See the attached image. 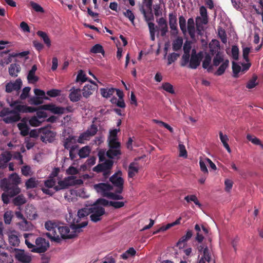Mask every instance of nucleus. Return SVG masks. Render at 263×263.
Masks as SVG:
<instances>
[{
    "mask_svg": "<svg viewBox=\"0 0 263 263\" xmlns=\"http://www.w3.org/2000/svg\"><path fill=\"white\" fill-rule=\"evenodd\" d=\"M21 181V178L16 173L12 174L8 178L1 180V188L7 192V194L3 193L2 195V199L4 203L8 204L9 202V197H12L20 193L21 190L18 185Z\"/></svg>",
    "mask_w": 263,
    "mask_h": 263,
    "instance_id": "nucleus-1",
    "label": "nucleus"
},
{
    "mask_svg": "<svg viewBox=\"0 0 263 263\" xmlns=\"http://www.w3.org/2000/svg\"><path fill=\"white\" fill-rule=\"evenodd\" d=\"M88 224L87 221H82L81 223L73 224L70 227L67 226H59L58 233L59 237L63 239H69L74 237L81 231V228L86 227Z\"/></svg>",
    "mask_w": 263,
    "mask_h": 263,
    "instance_id": "nucleus-2",
    "label": "nucleus"
},
{
    "mask_svg": "<svg viewBox=\"0 0 263 263\" xmlns=\"http://www.w3.org/2000/svg\"><path fill=\"white\" fill-rule=\"evenodd\" d=\"M119 131V129H110L109 131L107 139L109 149L106 152V155L109 158H116L121 154L120 143L117 141V133Z\"/></svg>",
    "mask_w": 263,
    "mask_h": 263,
    "instance_id": "nucleus-3",
    "label": "nucleus"
},
{
    "mask_svg": "<svg viewBox=\"0 0 263 263\" xmlns=\"http://www.w3.org/2000/svg\"><path fill=\"white\" fill-rule=\"evenodd\" d=\"M108 201L105 199H98L89 208L90 219L96 222L102 219V216L105 214V210L102 206L108 205Z\"/></svg>",
    "mask_w": 263,
    "mask_h": 263,
    "instance_id": "nucleus-4",
    "label": "nucleus"
},
{
    "mask_svg": "<svg viewBox=\"0 0 263 263\" xmlns=\"http://www.w3.org/2000/svg\"><path fill=\"white\" fill-rule=\"evenodd\" d=\"M83 183L82 180L76 179V177L73 176L65 177L63 179L58 178L57 180V184L54 186V189L55 191H58L68 189L71 186L81 185Z\"/></svg>",
    "mask_w": 263,
    "mask_h": 263,
    "instance_id": "nucleus-5",
    "label": "nucleus"
},
{
    "mask_svg": "<svg viewBox=\"0 0 263 263\" xmlns=\"http://www.w3.org/2000/svg\"><path fill=\"white\" fill-rule=\"evenodd\" d=\"M213 64L214 66L219 65L215 74L217 76L222 75L228 68L229 65V61L228 59H224L223 53H218L215 55L213 60Z\"/></svg>",
    "mask_w": 263,
    "mask_h": 263,
    "instance_id": "nucleus-6",
    "label": "nucleus"
},
{
    "mask_svg": "<svg viewBox=\"0 0 263 263\" xmlns=\"http://www.w3.org/2000/svg\"><path fill=\"white\" fill-rule=\"evenodd\" d=\"M45 227L49 232L46 233V235L50 239L56 242H60L61 237L58 233L59 226L54 221H48L45 223Z\"/></svg>",
    "mask_w": 263,
    "mask_h": 263,
    "instance_id": "nucleus-7",
    "label": "nucleus"
},
{
    "mask_svg": "<svg viewBox=\"0 0 263 263\" xmlns=\"http://www.w3.org/2000/svg\"><path fill=\"white\" fill-rule=\"evenodd\" d=\"M0 116L3 118L6 123H12L18 121L21 119L20 115L15 112L13 109L4 108L0 112Z\"/></svg>",
    "mask_w": 263,
    "mask_h": 263,
    "instance_id": "nucleus-8",
    "label": "nucleus"
},
{
    "mask_svg": "<svg viewBox=\"0 0 263 263\" xmlns=\"http://www.w3.org/2000/svg\"><path fill=\"white\" fill-rule=\"evenodd\" d=\"M113 165V161L111 160H106L104 163L99 164L93 167V171L96 172H103L105 178H107L110 174V170Z\"/></svg>",
    "mask_w": 263,
    "mask_h": 263,
    "instance_id": "nucleus-9",
    "label": "nucleus"
},
{
    "mask_svg": "<svg viewBox=\"0 0 263 263\" xmlns=\"http://www.w3.org/2000/svg\"><path fill=\"white\" fill-rule=\"evenodd\" d=\"M110 181L117 188L116 193L120 194L123 191L124 180L122 177V172L118 171L114 174L109 179Z\"/></svg>",
    "mask_w": 263,
    "mask_h": 263,
    "instance_id": "nucleus-10",
    "label": "nucleus"
},
{
    "mask_svg": "<svg viewBox=\"0 0 263 263\" xmlns=\"http://www.w3.org/2000/svg\"><path fill=\"white\" fill-rule=\"evenodd\" d=\"M35 247L31 252L37 253H44L47 250L49 247V243L45 238L37 237L35 239Z\"/></svg>",
    "mask_w": 263,
    "mask_h": 263,
    "instance_id": "nucleus-11",
    "label": "nucleus"
},
{
    "mask_svg": "<svg viewBox=\"0 0 263 263\" xmlns=\"http://www.w3.org/2000/svg\"><path fill=\"white\" fill-rule=\"evenodd\" d=\"M10 105L13 108V110L15 112L19 114L20 113L33 112L36 111L35 108L21 104L16 101L12 102Z\"/></svg>",
    "mask_w": 263,
    "mask_h": 263,
    "instance_id": "nucleus-12",
    "label": "nucleus"
},
{
    "mask_svg": "<svg viewBox=\"0 0 263 263\" xmlns=\"http://www.w3.org/2000/svg\"><path fill=\"white\" fill-rule=\"evenodd\" d=\"M40 109L50 111L54 114L62 115L66 112H69L68 108L57 106L53 104H45L40 107Z\"/></svg>",
    "mask_w": 263,
    "mask_h": 263,
    "instance_id": "nucleus-13",
    "label": "nucleus"
},
{
    "mask_svg": "<svg viewBox=\"0 0 263 263\" xmlns=\"http://www.w3.org/2000/svg\"><path fill=\"white\" fill-rule=\"evenodd\" d=\"M15 258L22 263H30L32 260V256L24 250L15 249Z\"/></svg>",
    "mask_w": 263,
    "mask_h": 263,
    "instance_id": "nucleus-14",
    "label": "nucleus"
},
{
    "mask_svg": "<svg viewBox=\"0 0 263 263\" xmlns=\"http://www.w3.org/2000/svg\"><path fill=\"white\" fill-rule=\"evenodd\" d=\"M200 16L196 18V24L197 28L202 25H205L208 22V15L206 8L202 6L199 8Z\"/></svg>",
    "mask_w": 263,
    "mask_h": 263,
    "instance_id": "nucleus-15",
    "label": "nucleus"
},
{
    "mask_svg": "<svg viewBox=\"0 0 263 263\" xmlns=\"http://www.w3.org/2000/svg\"><path fill=\"white\" fill-rule=\"evenodd\" d=\"M203 250V256L199 259L198 263H215L214 259L212 258L211 253L206 246H200L199 247V251Z\"/></svg>",
    "mask_w": 263,
    "mask_h": 263,
    "instance_id": "nucleus-16",
    "label": "nucleus"
},
{
    "mask_svg": "<svg viewBox=\"0 0 263 263\" xmlns=\"http://www.w3.org/2000/svg\"><path fill=\"white\" fill-rule=\"evenodd\" d=\"M40 133L41 140L46 143L53 141L55 136V133L50 130L48 127L40 128Z\"/></svg>",
    "mask_w": 263,
    "mask_h": 263,
    "instance_id": "nucleus-17",
    "label": "nucleus"
},
{
    "mask_svg": "<svg viewBox=\"0 0 263 263\" xmlns=\"http://www.w3.org/2000/svg\"><path fill=\"white\" fill-rule=\"evenodd\" d=\"M5 233L8 237V240L10 245L16 247L19 245L18 233L16 231L12 228H9L6 231Z\"/></svg>",
    "mask_w": 263,
    "mask_h": 263,
    "instance_id": "nucleus-18",
    "label": "nucleus"
},
{
    "mask_svg": "<svg viewBox=\"0 0 263 263\" xmlns=\"http://www.w3.org/2000/svg\"><path fill=\"white\" fill-rule=\"evenodd\" d=\"M156 22L158 24L156 31L158 32V34L160 33L161 36H165L168 31V28L166 20L163 17H160L156 19Z\"/></svg>",
    "mask_w": 263,
    "mask_h": 263,
    "instance_id": "nucleus-19",
    "label": "nucleus"
},
{
    "mask_svg": "<svg viewBox=\"0 0 263 263\" xmlns=\"http://www.w3.org/2000/svg\"><path fill=\"white\" fill-rule=\"evenodd\" d=\"M93 187L98 193L103 196L107 197L112 189V186L110 184L104 183L95 184Z\"/></svg>",
    "mask_w": 263,
    "mask_h": 263,
    "instance_id": "nucleus-20",
    "label": "nucleus"
},
{
    "mask_svg": "<svg viewBox=\"0 0 263 263\" xmlns=\"http://www.w3.org/2000/svg\"><path fill=\"white\" fill-rule=\"evenodd\" d=\"M202 57V53L199 52L198 54L193 50L191 55L189 67L192 69H196L200 65L201 58Z\"/></svg>",
    "mask_w": 263,
    "mask_h": 263,
    "instance_id": "nucleus-21",
    "label": "nucleus"
},
{
    "mask_svg": "<svg viewBox=\"0 0 263 263\" xmlns=\"http://www.w3.org/2000/svg\"><path fill=\"white\" fill-rule=\"evenodd\" d=\"M90 84L85 85L82 89L84 97L87 98L91 95L94 91L98 88L97 84L91 80H89Z\"/></svg>",
    "mask_w": 263,
    "mask_h": 263,
    "instance_id": "nucleus-22",
    "label": "nucleus"
},
{
    "mask_svg": "<svg viewBox=\"0 0 263 263\" xmlns=\"http://www.w3.org/2000/svg\"><path fill=\"white\" fill-rule=\"evenodd\" d=\"M169 25L171 30L172 34H177L178 33V27L177 23L176 14L170 13L168 15Z\"/></svg>",
    "mask_w": 263,
    "mask_h": 263,
    "instance_id": "nucleus-23",
    "label": "nucleus"
},
{
    "mask_svg": "<svg viewBox=\"0 0 263 263\" xmlns=\"http://www.w3.org/2000/svg\"><path fill=\"white\" fill-rule=\"evenodd\" d=\"M22 86V82L20 79H16L14 82H10L6 85V91L11 92L13 90L20 89Z\"/></svg>",
    "mask_w": 263,
    "mask_h": 263,
    "instance_id": "nucleus-24",
    "label": "nucleus"
},
{
    "mask_svg": "<svg viewBox=\"0 0 263 263\" xmlns=\"http://www.w3.org/2000/svg\"><path fill=\"white\" fill-rule=\"evenodd\" d=\"M19 229L23 231H28L32 230L33 228V226L30 222L28 221L26 219H23V220L17 223Z\"/></svg>",
    "mask_w": 263,
    "mask_h": 263,
    "instance_id": "nucleus-25",
    "label": "nucleus"
},
{
    "mask_svg": "<svg viewBox=\"0 0 263 263\" xmlns=\"http://www.w3.org/2000/svg\"><path fill=\"white\" fill-rule=\"evenodd\" d=\"M25 214L30 220H34L37 217L36 209L32 205H28L25 209Z\"/></svg>",
    "mask_w": 263,
    "mask_h": 263,
    "instance_id": "nucleus-26",
    "label": "nucleus"
},
{
    "mask_svg": "<svg viewBox=\"0 0 263 263\" xmlns=\"http://www.w3.org/2000/svg\"><path fill=\"white\" fill-rule=\"evenodd\" d=\"M70 93H69V97L72 102H77L81 99V90L79 88H72L70 90Z\"/></svg>",
    "mask_w": 263,
    "mask_h": 263,
    "instance_id": "nucleus-27",
    "label": "nucleus"
},
{
    "mask_svg": "<svg viewBox=\"0 0 263 263\" xmlns=\"http://www.w3.org/2000/svg\"><path fill=\"white\" fill-rule=\"evenodd\" d=\"M210 51L212 54L222 53L220 52L219 42L216 40H213L209 44Z\"/></svg>",
    "mask_w": 263,
    "mask_h": 263,
    "instance_id": "nucleus-28",
    "label": "nucleus"
},
{
    "mask_svg": "<svg viewBox=\"0 0 263 263\" xmlns=\"http://www.w3.org/2000/svg\"><path fill=\"white\" fill-rule=\"evenodd\" d=\"M37 70V66L34 65L31 69L29 71L27 76V80L30 83H35L39 80V78L35 76V73Z\"/></svg>",
    "mask_w": 263,
    "mask_h": 263,
    "instance_id": "nucleus-29",
    "label": "nucleus"
},
{
    "mask_svg": "<svg viewBox=\"0 0 263 263\" xmlns=\"http://www.w3.org/2000/svg\"><path fill=\"white\" fill-rule=\"evenodd\" d=\"M11 158L12 155L9 152H5L0 155V168L5 167Z\"/></svg>",
    "mask_w": 263,
    "mask_h": 263,
    "instance_id": "nucleus-30",
    "label": "nucleus"
},
{
    "mask_svg": "<svg viewBox=\"0 0 263 263\" xmlns=\"http://www.w3.org/2000/svg\"><path fill=\"white\" fill-rule=\"evenodd\" d=\"M249 1V0H231L233 7L239 10L246 7Z\"/></svg>",
    "mask_w": 263,
    "mask_h": 263,
    "instance_id": "nucleus-31",
    "label": "nucleus"
},
{
    "mask_svg": "<svg viewBox=\"0 0 263 263\" xmlns=\"http://www.w3.org/2000/svg\"><path fill=\"white\" fill-rule=\"evenodd\" d=\"M148 12H146L144 8H142L141 9V12L144 15V20L147 22L148 27H149V24H154L151 21H154V15L152 12V9L149 10Z\"/></svg>",
    "mask_w": 263,
    "mask_h": 263,
    "instance_id": "nucleus-32",
    "label": "nucleus"
},
{
    "mask_svg": "<svg viewBox=\"0 0 263 263\" xmlns=\"http://www.w3.org/2000/svg\"><path fill=\"white\" fill-rule=\"evenodd\" d=\"M187 31L192 38L195 36V22L193 18H190L187 20Z\"/></svg>",
    "mask_w": 263,
    "mask_h": 263,
    "instance_id": "nucleus-33",
    "label": "nucleus"
},
{
    "mask_svg": "<svg viewBox=\"0 0 263 263\" xmlns=\"http://www.w3.org/2000/svg\"><path fill=\"white\" fill-rule=\"evenodd\" d=\"M220 140L222 143L224 148L227 149L229 153H231V148L228 143L229 141V138L227 135H224L221 132L219 133Z\"/></svg>",
    "mask_w": 263,
    "mask_h": 263,
    "instance_id": "nucleus-34",
    "label": "nucleus"
},
{
    "mask_svg": "<svg viewBox=\"0 0 263 263\" xmlns=\"http://www.w3.org/2000/svg\"><path fill=\"white\" fill-rule=\"evenodd\" d=\"M139 170L138 165L137 163H131L128 167V176L129 178H133L138 173Z\"/></svg>",
    "mask_w": 263,
    "mask_h": 263,
    "instance_id": "nucleus-35",
    "label": "nucleus"
},
{
    "mask_svg": "<svg viewBox=\"0 0 263 263\" xmlns=\"http://www.w3.org/2000/svg\"><path fill=\"white\" fill-rule=\"evenodd\" d=\"M76 141V139L74 137L69 136L68 138L65 139L64 146L65 148L67 149H71L74 146V144Z\"/></svg>",
    "mask_w": 263,
    "mask_h": 263,
    "instance_id": "nucleus-36",
    "label": "nucleus"
},
{
    "mask_svg": "<svg viewBox=\"0 0 263 263\" xmlns=\"http://www.w3.org/2000/svg\"><path fill=\"white\" fill-rule=\"evenodd\" d=\"M89 214H90L89 208L88 209L84 208L79 210L77 215L78 219L76 221V224L80 223L81 219L87 216Z\"/></svg>",
    "mask_w": 263,
    "mask_h": 263,
    "instance_id": "nucleus-37",
    "label": "nucleus"
},
{
    "mask_svg": "<svg viewBox=\"0 0 263 263\" xmlns=\"http://www.w3.org/2000/svg\"><path fill=\"white\" fill-rule=\"evenodd\" d=\"M17 127L21 131V134L25 136L28 135L29 128L26 123L21 122L18 123Z\"/></svg>",
    "mask_w": 263,
    "mask_h": 263,
    "instance_id": "nucleus-38",
    "label": "nucleus"
},
{
    "mask_svg": "<svg viewBox=\"0 0 263 263\" xmlns=\"http://www.w3.org/2000/svg\"><path fill=\"white\" fill-rule=\"evenodd\" d=\"M20 71V65L16 64H11L9 68V72L10 75L12 77H16L17 73Z\"/></svg>",
    "mask_w": 263,
    "mask_h": 263,
    "instance_id": "nucleus-39",
    "label": "nucleus"
},
{
    "mask_svg": "<svg viewBox=\"0 0 263 263\" xmlns=\"http://www.w3.org/2000/svg\"><path fill=\"white\" fill-rule=\"evenodd\" d=\"M247 139L252 143L256 145H259L263 149V144H262L260 140L256 137L250 134H248L247 135Z\"/></svg>",
    "mask_w": 263,
    "mask_h": 263,
    "instance_id": "nucleus-40",
    "label": "nucleus"
},
{
    "mask_svg": "<svg viewBox=\"0 0 263 263\" xmlns=\"http://www.w3.org/2000/svg\"><path fill=\"white\" fill-rule=\"evenodd\" d=\"M115 91V89L110 88H101L100 92L101 95L104 98H109L112 96Z\"/></svg>",
    "mask_w": 263,
    "mask_h": 263,
    "instance_id": "nucleus-41",
    "label": "nucleus"
},
{
    "mask_svg": "<svg viewBox=\"0 0 263 263\" xmlns=\"http://www.w3.org/2000/svg\"><path fill=\"white\" fill-rule=\"evenodd\" d=\"M193 235L192 231L188 230L185 235L182 236L177 243V246L180 247L182 243H184L189 240Z\"/></svg>",
    "mask_w": 263,
    "mask_h": 263,
    "instance_id": "nucleus-42",
    "label": "nucleus"
},
{
    "mask_svg": "<svg viewBox=\"0 0 263 263\" xmlns=\"http://www.w3.org/2000/svg\"><path fill=\"white\" fill-rule=\"evenodd\" d=\"M136 253V250L133 248H130L128 250L121 255V258L123 259H127L130 256H135Z\"/></svg>",
    "mask_w": 263,
    "mask_h": 263,
    "instance_id": "nucleus-43",
    "label": "nucleus"
},
{
    "mask_svg": "<svg viewBox=\"0 0 263 263\" xmlns=\"http://www.w3.org/2000/svg\"><path fill=\"white\" fill-rule=\"evenodd\" d=\"M37 34L40 36L43 40L44 41V43L46 44V45L48 47H50L51 45V41L50 39L49 38L47 34L42 31H39L37 32Z\"/></svg>",
    "mask_w": 263,
    "mask_h": 263,
    "instance_id": "nucleus-44",
    "label": "nucleus"
},
{
    "mask_svg": "<svg viewBox=\"0 0 263 263\" xmlns=\"http://www.w3.org/2000/svg\"><path fill=\"white\" fill-rule=\"evenodd\" d=\"M90 152V149L88 146H84L81 148L79 152V155L80 158L87 157Z\"/></svg>",
    "mask_w": 263,
    "mask_h": 263,
    "instance_id": "nucleus-45",
    "label": "nucleus"
},
{
    "mask_svg": "<svg viewBox=\"0 0 263 263\" xmlns=\"http://www.w3.org/2000/svg\"><path fill=\"white\" fill-rule=\"evenodd\" d=\"M13 216V215L12 211H6L4 215V220L5 223L6 224H10L11 222Z\"/></svg>",
    "mask_w": 263,
    "mask_h": 263,
    "instance_id": "nucleus-46",
    "label": "nucleus"
},
{
    "mask_svg": "<svg viewBox=\"0 0 263 263\" xmlns=\"http://www.w3.org/2000/svg\"><path fill=\"white\" fill-rule=\"evenodd\" d=\"M232 69L233 72V77L235 78L238 77V74L239 72H242L241 67L236 63L234 62L232 63Z\"/></svg>",
    "mask_w": 263,
    "mask_h": 263,
    "instance_id": "nucleus-47",
    "label": "nucleus"
},
{
    "mask_svg": "<svg viewBox=\"0 0 263 263\" xmlns=\"http://www.w3.org/2000/svg\"><path fill=\"white\" fill-rule=\"evenodd\" d=\"M32 236L31 234H24V237L25 238V244L27 245V247L31 250H33L34 248H35V245L32 243L30 241V237Z\"/></svg>",
    "mask_w": 263,
    "mask_h": 263,
    "instance_id": "nucleus-48",
    "label": "nucleus"
},
{
    "mask_svg": "<svg viewBox=\"0 0 263 263\" xmlns=\"http://www.w3.org/2000/svg\"><path fill=\"white\" fill-rule=\"evenodd\" d=\"M179 23L180 29L183 34H185L187 32L186 27V20L183 16H180L179 17Z\"/></svg>",
    "mask_w": 263,
    "mask_h": 263,
    "instance_id": "nucleus-49",
    "label": "nucleus"
},
{
    "mask_svg": "<svg viewBox=\"0 0 263 263\" xmlns=\"http://www.w3.org/2000/svg\"><path fill=\"white\" fill-rule=\"evenodd\" d=\"M183 44L181 38H177L173 43V49L174 51H178L181 49Z\"/></svg>",
    "mask_w": 263,
    "mask_h": 263,
    "instance_id": "nucleus-50",
    "label": "nucleus"
},
{
    "mask_svg": "<svg viewBox=\"0 0 263 263\" xmlns=\"http://www.w3.org/2000/svg\"><path fill=\"white\" fill-rule=\"evenodd\" d=\"M28 121L29 124L32 126H39L43 122L36 116L32 117Z\"/></svg>",
    "mask_w": 263,
    "mask_h": 263,
    "instance_id": "nucleus-51",
    "label": "nucleus"
},
{
    "mask_svg": "<svg viewBox=\"0 0 263 263\" xmlns=\"http://www.w3.org/2000/svg\"><path fill=\"white\" fill-rule=\"evenodd\" d=\"M184 199L187 202H190L191 201H193L194 203L200 207L201 206V204L199 202L197 197L195 195H188L185 197Z\"/></svg>",
    "mask_w": 263,
    "mask_h": 263,
    "instance_id": "nucleus-52",
    "label": "nucleus"
},
{
    "mask_svg": "<svg viewBox=\"0 0 263 263\" xmlns=\"http://www.w3.org/2000/svg\"><path fill=\"white\" fill-rule=\"evenodd\" d=\"M161 88L166 91L167 92H169L171 94H173L175 93V91L174 90L173 86L170 83L165 82L163 83L162 84Z\"/></svg>",
    "mask_w": 263,
    "mask_h": 263,
    "instance_id": "nucleus-53",
    "label": "nucleus"
},
{
    "mask_svg": "<svg viewBox=\"0 0 263 263\" xmlns=\"http://www.w3.org/2000/svg\"><path fill=\"white\" fill-rule=\"evenodd\" d=\"M156 28L157 26L155 25V24H149V31L150 34V37L152 41H155V33L156 31Z\"/></svg>",
    "mask_w": 263,
    "mask_h": 263,
    "instance_id": "nucleus-54",
    "label": "nucleus"
},
{
    "mask_svg": "<svg viewBox=\"0 0 263 263\" xmlns=\"http://www.w3.org/2000/svg\"><path fill=\"white\" fill-rule=\"evenodd\" d=\"M37 181L34 178L29 179L25 183L27 189L34 188L36 186Z\"/></svg>",
    "mask_w": 263,
    "mask_h": 263,
    "instance_id": "nucleus-55",
    "label": "nucleus"
},
{
    "mask_svg": "<svg viewBox=\"0 0 263 263\" xmlns=\"http://www.w3.org/2000/svg\"><path fill=\"white\" fill-rule=\"evenodd\" d=\"M26 202V199L22 195H18L13 199V203L16 205H20Z\"/></svg>",
    "mask_w": 263,
    "mask_h": 263,
    "instance_id": "nucleus-56",
    "label": "nucleus"
},
{
    "mask_svg": "<svg viewBox=\"0 0 263 263\" xmlns=\"http://www.w3.org/2000/svg\"><path fill=\"white\" fill-rule=\"evenodd\" d=\"M212 58L210 54H206L202 63V67L204 69H208L210 68Z\"/></svg>",
    "mask_w": 263,
    "mask_h": 263,
    "instance_id": "nucleus-57",
    "label": "nucleus"
},
{
    "mask_svg": "<svg viewBox=\"0 0 263 263\" xmlns=\"http://www.w3.org/2000/svg\"><path fill=\"white\" fill-rule=\"evenodd\" d=\"M153 122L158 124L160 126H163L167 129L171 133L174 132L173 128L171 127L168 124L156 119H153Z\"/></svg>",
    "mask_w": 263,
    "mask_h": 263,
    "instance_id": "nucleus-58",
    "label": "nucleus"
},
{
    "mask_svg": "<svg viewBox=\"0 0 263 263\" xmlns=\"http://www.w3.org/2000/svg\"><path fill=\"white\" fill-rule=\"evenodd\" d=\"M178 148L179 151V156L181 157L186 158L187 155L185 146L183 144L180 143L178 145Z\"/></svg>",
    "mask_w": 263,
    "mask_h": 263,
    "instance_id": "nucleus-59",
    "label": "nucleus"
},
{
    "mask_svg": "<svg viewBox=\"0 0 263 263\" xmlns=\"http://www.w3.org/2000/svg\"><path fill=\"white\" fill-rule=\"evenodd\" d=\"M155 15L156 17L162 15V9L160 4H155L153 7Z\"/></svg>",
    "mask_w": 263,
    "mask_h": 263,
    "instance_id": "nucleus-60",
    "label": "nucleus"
},
{
    "mask_svg": "<svg viewBox=\"0 0 263 263\" xmlns=\"http://www.w3.org/2000/svg\"><path fill=\"white\" fill-rule=\"evenodd\" d=\"M57 185V180L55 178H49V179L45 181V185L46 187L50 188L54 187Z\"/></svg>",
    "mask_w": 263,
    "mask_h": 263,
    "instance_id": "nucleus-61",
    "label": "nucleus"
},
{
    "mask_svg": "<svg viewBox=\"0 0 263 263\" xmlns=\"http://www.w3.org/2000/svg\"><path fill=\"white\" fill-rule=\"evenodd\" d=\"M21 172L25 176H30L32 174L31 167L28 165L23 166L21 168Z\"/></svg>",
    "mask_w": 263,
    "mask_h": 263,
    "instance_id": "nucleus-62",
    "label": "nucleus"
},
{
    "mask_svg": "<svg viewBox=\"0 0 263 263\" xmlns=\"http://www.w3.org/2000/svg\"><path fill=\"white\" fill-rule=\"evenodd\" d=\"M90 51H91V52L94 53L104 52L103 47L100 44H96L95 46H93L91 48Z\"/></svg>",
    "mask_w": 263,
    "mask_h": 263,
    "instance_id": "nucleus-63",
    "label": "nucleus"
},
{
    "mask_svg": "<svg viewBox=\"0 0 263 263\" xmlns=\"http://www.w3.org/2000/svg\"><path fill=\"white\" fill-rule=\"evenodd\" d=\"M30 5L36 12H44L43 8L38 4L35 3L33 1H31L30 2Z\"/></svg>",
    "mask_w": 263,
    "mask_h": 263,
    "instance_id": "nucleus-64",
    "label": "nucleus"
}]
</instances>
